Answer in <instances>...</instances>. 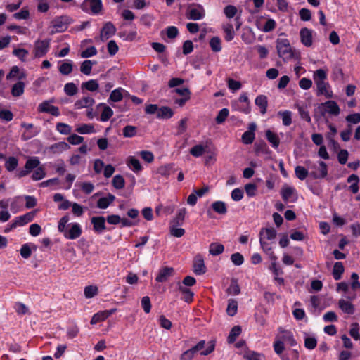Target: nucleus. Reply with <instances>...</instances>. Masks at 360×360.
I'll use <instances>...</instances> for the list:
<instances>
[{
    "label": "nucleus",
    "instance_id": "e2e57ef3",
    "mask_svg": "<svg viewBox=\"0 0 360 360\" xmlns=\"http://www.w3.org/2000/svg\"><path fill=\"white\" fill-rule=\"evenodd\" d=\"M122 131L124 137H134L136 134V127L131 125H127L123 128Z\"/></svg>",
    "mask_w": 360,
    "mask_h": 360
},
{
    "label": "nucleus",
    "instance_id": "72a5a7b5",
    "mask_svg": "<svg viewBox=\"0 0 360 360\" xmlns=\"http://www.w3.org/2000/svg\"><path fill=\"white\" fill-rule=\"evenodd\" d=\"M25 91V83L22 82H18L11 89V94L15 97L22 96Z\"/></svg>",
    "mask_w": 360,
    "mask_h": 360
},
{
    "label": "nucleus",
    "instance_id": "bf43d9fd",
    "mask_svg": "<svg viewBox=\"0 0 360 360\" xmlns=\"http://www.w3.org/2000/svg\"><path fill=\"white\" fill-rule=\"evenodd\" d=\"M173 169V165L169 164L166 165L161 166L158 169V173L162 176H168L172 174Z\"/></svg>",
    "mask_w": 360,
    "mask_h": 360
},
{
    "label": "nucleus",
    "instance_id": "680f3d73",
    "mask_svg": "<svg viewBox=\"0 0 360 360\" xmlns=\"http://www.w3.org/2000/svg\"><path fill=\"white\" fill-rule=\"evenodd\" d=\"M122 91L123 89L122 88H118L113 90L110 95V100H111L113 102L120 101L123 98L122 94Z\"/></svg>",
    "mask_w": 360,
    "mask_h": 360
},
{
    "label": "nucleus",
    "instance_id": "79ce46f5",
    "mask_svg": "<svg viewBox=\"0 0 360 360\" xmlns=\"http://www.w3.org/2000/svg\"><path fill=\"white\" fill-rule=\"evenodd\" d=\"M76 131L80 134L95 133L94 127L91 124H83L77 128Z\"/></svg>",
    "mask_w": 360,
    "mask_h": 360
},
{
    "label": "nucleus",
    "instance_id": "5701e85b",
    "mask_svg": "<svg viewBox=\"0 0 360 360\" xmlns=\"http://www.w3.org/2000/svg\"><path fill=\"white\" fill-rule=\"evenodd\" d=\"M324 108V111L334 115H338L340 113V108L337 103L334 101H328L321 104Z\"/></svg>",
    "mask_w": 360,
    "mask_h": 360
},
{
    "label": "nucleus",
    "instance_id": "473e14b6",
    "mask_svg": "<svg viewBox=\"0 0 360 360\" xmlns=\"http://www.w3.org/2000/svg\"><path fill=\"white\" fill-rule=\"evenodd\" d=\"M328 128L330 131L326 134V137L328 141L329 145L335 147L338 145V143L334 139V137L337 134L336 127L333 124H329Z\"/></svg>",
    "mask_w": 360,
    "mask_h": 360
},
{
    "label": "nucleus",
    "instance_id": "5fc2aeb1",
    "mask_svg": "<svg viewBox=\"0 0 360 360\" xmlns=\"http://www.w3.org/2000/svg\"><path fill=\"white\" fill-rule=\"evenodd\" d=\"M84 292L85 297L89 299L96 296L98 292V290L95 285H89L85 287Z\"/></svg>",
    "mask_w": 360,
    "mask_h": 360
},
{
    "label": "nucleus",
    "instance_id": "423d86ee",
    "mask_svg": "<svg viewBox=\"0 0 360 360\" xmlns=\"http://www.w3.org/2000/svg\"><path fill=\"white\" fill-rule=\"evenodd\" d=\"M88 6H89L91 12L94 15L100 13L103 9V4L101 0H85L81 4V8L84 12H88Z\"/></svg>",
    "mask_w": 360,
    "mask_h": 360
},
{
    "label": "nucleus",
    "instance_id": "ea45409f",
    "mask_svg": "<svg viewBox=\"0 0 360 360\" xmlns=\"http://www.w3.org/2000/svg\"><path fill=\"white\" fill-rule=\"evenodd\" d=\"M260 238L264 236L267 240H273L276 236V231L273 228L262 229L259 232Z\"/></svg>",
    "mask_w": 360,
    "mask_h": 360
},
{
    "label": "nucleus",
    "instance_id": "6e6552de",
    "mask_svg": "<svg viewBox=\"0 0 360 360\" xmlns=\"http://www.w3.org/2000/svg\"><path fill=\"white\" fill-rule=\"evenodd\" d=\"M50 41L48 39L37 40L34 43V54L37 58H40L46 55L49 51Z\"/></svg>",
    "mask_w": 360,
    "mask_h": 360
},
{
    "label": "nucleus",
    "instance_id": "c85d7f7f",
    "mask_svg": "<svg viewBox=\"0 0 360 360\" xmlns=\"http://www.w3.org/2000/svg\"><path fill=\"white\" fill-rule=\"evenodd\" d=\"M174 115L173 110L167 106H163L159 108L157 117L159 119H169Z\"/></svg>",
    "mask_w": 360,
    "mask_h": 360
},
{
    "label": "nucleus",
    "instance_id": "f257e3e1",
    "mask_svg": "<svg viewBox=\"0 0 360 360\" xmlns=\"http://www.w3.org/2000/svg\"><path fill=\"white\" fill-rule=\"evenodd\" d=\"M309 175L314 179H323L328 174L327 165L323 161L314 162L310 160L305 161Z\"/></svg>",
    "mask_w": 360,
    "mask_h": 360
},
{
    "label": "nucleus",
    "instance_id": "f03ea898",
    "mask_svg": "<svg viewBox=\"0 0 360 360\" xmlns=\"http://www.w3.org/2000/svg\"><path fill=\"white\" fill-rule=\"evenodd\" d=\"M278 55L283 61H289L294 57V51L287 39L278 38L276 41Z\"/></svg>",
    "mask_w": 360,
    "mask_h": 360
},
{
    "label": "nucleus",
    "instance_id": "b1692460",
    "mask_svg": "<svg viewBox=\"0 0 360 360\" xmlns=\"http://www.w3.org/2000/svg\"><path fill=\"white\" fill-rule=\"evenodd\" d=\"M255 103L259 108L260 112L264 115L266 112L268 105L267 97L264 95H259L256 97Z\"/></svg>",
    "mask_w": 360,
    "mask_h": 360
},
{
    "label": "nucleus",
    "instance_id": "aec40b11",
    "mask_svg": "<svg viewBox=\"0 0 360 360\" xmlns=\"http://www.w3.org/2000/svg\"><path fill=\"white\" fill-rule=\"evenodd\" d=\"M95 103V101L92 97L90 96H84L81 99H79L75 101L74 106L77 110H79L82 108H89L91 107Z\"/></svg>",
    "mask_w": 360,
    "mask_h": 360
},
{
    "label": "nucleus",
    "instance_id": "603ef678",
    "mask_svg": "<svg viewBox=\"0 0 360 360\" xmlns=\"http://www.w3.org/2000/svg\"><path fill=\"white\" fill-rule=\"evenodd\" d=\"M241 328L238 326H236L232 328L230 331V333L228 336V341L229 343H233L236 341L237 337L240 334Z\"/></svg>",
    "mask_w": 360,
    "mask_h": 360
},
{
    "label": "nucleus",
    "instance_id": "f8f14e48",
    "mask_svg": "<svg viewBox=\"0 0 360 360\" xmlns=\"http://www.w3.org/2000/svg\"><path fill=\"white\" fill-rule=\"evenodd\" d=\"M206 266L204 262L203 257L198 254L193 259V271L197 275H202L206 272Z\"/></svg>",
    "mask_w": 360,
    "mask_h": 360
},
{
    "label": "nucleus",
    "instance_id": "58836bf2",
    "mask_svg": "<svg viewBox=\"0 0 360 360\" xmlns=\"http://www.w3.org/2000/svg\"><path fill=\"white\" fill-rule=\"evenodd\" d=\"M96 63V61L90 60H84L80 66V71L86 75H89L91 72L92 66Z\"/></svg>",
    "mask_w": 360,
    "mask_h": 360
},
{
    "label": "nucleus",
    "instance_id": "774afa93",
    "mask_svg": "<svg viewBox=\"0 0 360 360\" xmlns=\"http://www.w3.org/2000/svg\"><path fill=\"white\" fill-rule=\"evenodd\" d=\"M28 51L24 49H15L13 51V54L18 57L22 61H25L28 56Z\"/></svg>",
    "mask_w": 360,
    "mask_h": 360
},
{
    "label": "nucleus",
    "instance_id": "e433bc0d",
    "mask_svg": "<svg viewBox=\"0 0 360 360\" xmlns=\"http://www.w3.org/2000/svg\"><path fill=\"white\" fill-rule=\"evenodd\" d=\"M344 272V266L342 262H337L335 263L333 269V276L335 280H340L342 277V274Z\"/></svg>",
    "mask_w": 360,
    "mask_h": 360
},
{
    "label": "nucleus",
    "instance_id": "69168bd1",
    "mask_svg": "<svg viewBox=\"0 0 360 360\" xmlns=\"http://www.w3.org/2000/svg\"><path fill=\"white\" fill-rule=\"evenodd\" d=\"M231 261L234 265L240 266L244 262V257L240 253L236 252L231 255Z\"/></svg>",
    "mask_w": 360,
    "mask_h": 360
},
{
    "label": "nucleus",
    "instance_id": "bb28decb",
    "mask_svg": "<svg viewBox=\"0 0 360 360\" xmlns=\"http://www.w3.org/2000/svg\"><path fill=\"white\" fill-rule=\"evenodd\" d=\"M103 108V111L101 115V120L102 122L108 121L113 115V110L104 103H100L97 105V108Z\"/></svg>",
    "mask_w": 360,
    "mask_h": 360
},
{
    "label": "nucleus",
    "instance_id": "de8ad7c7",
    "mask_svg": "<svg viewBox=\"0 0 360 360\" xmlns=\"http://www.w3.org/2000/svg\"><path fill=\"white\" fill-rule=\"evenodd\" d=\"M56 130L61 134L68 135L72 131V127L68 124L58 122L56 126Z\"/></svg>",
    "mask_w": 360,
    "mask_h": 360
},
{
    "label": "nucleus",
    "instance_id": "ddd939ff",
    "mask_svg": "<svg viewBox=\"0 0 360 360\" xmlns=\"http://www.w3.org/2000/svg\"><path fill=\"white\" fill-rule=\"evenodd\" d=\"M115 32L116 28L114 25L110 22H108L105 23L101 31L100 38L103 41H104L112 37Z\"/></svg>",
    "mask_w": 360,
    "mask_h": 360
},
{
    "label": "nucleus",
    "instance_id": "a878e982",
    "mask_svg": "<svg viewBox=\"0 0 360 360\" xmlns=\"http://www.w3.org/2000/svg\"><path fill=\"white\" fill-rule=\"evenodd\" d=\"M69 148L70 146L64 141L56 143L50 146V150L54 154H60Z\"/></svg>",
    "mask_w": 360,
    "mask_h": 360
},
{
    "label": "nucleus",
    "instance_id": "6e6d98bb",
    "mask_svg": "<svg viewBox=\"0 0 360 360\" xmlns=\"http://www.w3.org/2000/svg\"><path fill=\"white\" fill-rule=\"evenodd\" d=\"M64 91L68 96H72L77 93L78 89L74 83L69 82L65 85Z\"/></svg>",
    "mask_w": 360,
    "mask_h": 360
},
{
    "label": "nucleus",
    "instance_id": "1a4fd4ad",
    "mask_svg": "<svg viewBox=\"0 0 360 360\" xmlns=\"http://www.w3.org/2000/svg\"><path fill=\"white\" fill-rule=\"evenodd\" d=\"M281 194L285 202H295L297 199L295 189L288 185L283 186Z\"/></svg>",
    "mask_w": 360,
    "mask_h": 360
},
{
    "label": "nucleus",
    "instance_id": "6ab92c4d",
    "mask_svg": "<svg viewBox=\"0 0 360 360\" xmlns=\"http://www.w3.org/2000/svg\"><path fill=\"white\" fill-rule=\"evenodd\" d=\"M316 84L317 86L318 95H324L328 98L333 97V92L330 89L328 83L325 81H320L317 82Z\"/></svg>",
    "mask_w": 360,
    "mask_h": 360
},
{
    "label": "nucleus",
    "instance_id": "37998d69",
    "mask_svg": "<svg viewBox=\"0 0 360 360\" xmlns=\"http://www.w3.org/2000/svg\"><path fill=\"white\" fill-rule=\"evenodd\" d=\"M180 292L184 295L183 299L186 302H191L193 297V292L187 287L180 285L179 287Z\"/></svg>",
    "mask_w": 360,
    "mask_h": 360
},
{
    "label": "nucleus",
    "instance_id": "c03bdc74",
    "mask_svg": "<svg viewBox=\"0 0 360 360\" xmlns=\"http://www.w3.org/2000/svg\"><path fill=\"white\" fill-rule=\"evenodd\" d=\"M295 107L297 109L298 112L300 115V117L302 120H304L307 122H311V117H310L309 111L307 110L306 107H304L303 105H300L299 104H295Z\"/></svg>",
    "mask_w": 360,
    "mask_h": 360
},
{
    "label": "nucleus",
    "instance_id": "dca6fc26",
    "mask_svg": "<svg viewBox=\"0 0 360 360\" xmlns=\"http://www.w3.org/2000/svg\"><path fill=\"white\" fill-rule=\"evenodd\" d=\"M300 40L303 45L310 47L313 44L312 31L307 27L302 28L300 32Z\"/></svg>",
    "mask_w": 360,
    "mask_h": 360
},
{
    "label": "nucleus",
    "instance_id": "2f4dec72",
    "mask_svg": "<svg viewBox=\"0 0 360 360\" xmlns=\"http://www.w3.org/2000/svg\"><path fill=\"white\" fill-rule=\"evenodd\" d=\"M224 250V246L219 243H212L209 246V253L213 256L221 254Z\"/></svg>",
    "mask_w": 360,
    "mask_h": 360
},
{
    "label": "nucleus",
    "instance_id": "393cba45",
    "mask_svg": "<svg viewBox=\"0 0 360 360\" xmlns=\"http://www.w3.org/2000/svg\"><path fill=\"white\" fill-rule=\"evenodd\" d=\"M115 197L111 193H108L106 197L100 198L97 202V207L100 209H106L115 200Z\"/></svg>",
    "mask_w": 360,
    "mask_h": 360
},
{
    "label": "nucleus",
    "instance_id": "7c9ffc66",
    "mask_svg": "<svg viewBox=\"0 0 360 360\" xmlns=\"http://www.w3.org/2000/svg\"><path fill=\"white\" fill-rule=\"evenodd\" d=\"M73 69L72 62L70 60H64L58 67L59 72L63 75H68L70 74Z\"/></svg>",
    "mask_w": 360,
    "mask_h": 360
},
{
    "label": "nucleus",
    "instance_id": "2eb2a0df",
    "mask_svg": "<svg viewBox=\"0 0 360 360\" xmlns=\"http://www.w3.org/2000/svg\"><path fill=\"white\" fill-rule=\"evenodd\" d=\"M91 223L94 231L97 233H101L106 229L105 219L103 217H93Z\"/></svg>",
    "mask_w": 360,
    "mask_h": 360
},
{
    "label": "nucleus",
    "instance_id": "4d7b16f0",
    "mask_svg": "<svg viewBox=\"0 0 360 360\" xmlns=\"http://www.w3.org/2000/svg\"><path fill=\"white\" fill-rule=\"evenodd\" d=\"M176 224L172 223L169 226V231L172 236L177 238L183 236L185 233V230L182 228L176 227Z\"/></svg>",
    "mask_w": 360,
    "mask_h": 360
},
{
    "label": "nucleus",
    "instance_id": "9d476101",
    "mask_svg": "<svg viewBox=\"0 0 360 360\" xmlns=\"http://www.w3.org/2000/svg\"><path fill=\"white\" fill-rule=\"evenodd\" d=\"M69 226L70 228L63 233L64 236L70 240H75L80 237L82 233L81 226L77 223H72Z\"/></svg>",
    "mask_w": 360,
    "mask_h": 360
},
{
    "label": "nucleus",
    "instance_id": "4be33fe9",
    "mask_svg": "<svg viewBox=\"0 0 360 360\" xmlns=\"http://www.w3.org/2000/svg\"><path fill=\"white\" fill-rule=\"evenodd\" d=\"M338 307L342 312L349 315L353 314L355 311L354 304L351 302L344 299H340L338 301Z\"/></svg>",
    "mask_w": 360,
    "mask_h": 360
},
{
    "label": "nucleus",
    "instance_id": "c9c22d12",
    "mask_svg": "<svg viewBox=\"0 0 360 360\" xmlns=\"http://www.w3.org/2000/svg\"><path fill=\"white\" fill-rule=\"evenodd\" d=\"M213 210L220 214H225L227 212L226 203L223 201H215L212 204Z\"/></svg>",
    "mask_w": 360,
    "mask_h": 360
},
{
    "label": "nucleus",
    "instance_id": "a19ab883",
    "mask_svg": "<svg viewBox=\"0 0 360 360\" xmlns=\"http://www.w3.org/2000/svg\"><path fill=\"white\" fill-rule=\"evenodd\" d=\"M223 30L225 33V39L227 41H231L235 35L233 26L231 23H227L223 25Z\"/></svg>",
    "mask_w": 360,
    "mask_h": 360
},
{
    "label": "nucleus",
    "instance_id": "3c124183",
    "mask_svg": "<svg viewBox=\"0 0 360 360\" xmlns=\"http://www.w3.org/2000/svg\"><path fill=\"white\" fill-rule=\"evenodd\" d=\"M295 172L296 176L300 180H304L307 178L309 174V169H306L302 166H297L295 169Z\"/></svg>",
    "mask_w": 360,
    "mask_h": 360
},
{
    "label": "nucleus",
    "instance_id": "052dcab7",
    "mask_svg": "<svg viewBox=\"0 0 360 360\" xmlns=\"http://www.w3.org/2000/svg\"><path fill=\"white\" fill-rule=\"evenodd\" d=\"M205 152V148L200 144L195 145L190 150V153L195 158L200 157Z\"/></svg>",
    "mask_w": 360,
    "mask_h": 360
},
{
    "label": "nucleus",
    "instance_id": "8fccbe9b",
    "mask_svg": "<svg viewBox=\"0 0 360 360\" xmlns=\"http://www.w3.org/2000/svg\"><path fill=\"white\" fill-rule=\"evenodd\" d=\"M238 310V302L236 300L230 299L228 302V306L226 309L227 314L233 316L237 313Z\"/></svg>",
    "mask_w": 360,
    "mask_h": 360
},
{
    "label": "nucleus",
    "instance_id": "4468645a",
    "mask_svg": "<svg viewBox=\"0 0 360 360\" xmlns=\"http://www.w3.org/2000/svg\"><path fill=\"white\" fill-rule=\"evenodd\" d=\"M174 274V269L172 267L165 266L159 270L158 274L155 278L157 282H166L170 277Z\"/></svg>",
    "mask_w": 360,
    "mask_h": 360
},
{
    "label": "nucleus",
    "instance_id": "cd10ccee",
    "mask_svg": "<svg viewBox=\"0 0 360 360\" xmlns=\"http://www.w3.org/2000/svg\"><path fill=\"white\" fill-rule=\"evenodd\" d=\"M266 138L273 148H277L279 146L280 139L276 134L268 129L266 131Z\"/></svg>",
    "mask_w": 360,
    "mask_h": 360
},
{
    "label": "nucleus",
    "instance_id": "338daca9",
    "mask_svg": "<svg viewBox=\"0 0 360 360\" xmlns=\"http://www.w3.org/2000/svg\"><path fill=\"white\" fill-rule=\"evenodd\" d=\"M46 176L44 169L42 167H38L34 172L32 179L34 181L42 179Z\"/></svg>",
    "mask_w": 360,
    "mask_h": 360
},
{
    "label": "nucleus",
    "instance_id": "f3484780",
    "mask_svg": "<svg viewBox=\"0 0 360 360\" xmlns=\"http://www.w3.org/2000/svg\"><path fill=\"white\" fill-rule=\"evenodd\" d=\"M277 338L283 341L284 344L289 345L291 347L295 346L297 345V342L294 338V336L292 332L285 330H280V333L277 336Z\"/></svg>",
    "mask_w": 360,
    "mask_h": 360
},
{
    "label": "nucleus",
    "instance_id": "39448f33",
    "mask_svg": "<svg viewBox=\"0 0 360 360\" xmlns=\"http://www.w3.org/2000/svg\"><path fill=\"white\" fill-rule=\"evenodd\" d=\"M54 100H46L41 102L40 104H39L37 107V110L39 112H46L49 113L53 116H59L60 115V111L59 108L56 106H54L52 105Z\"/></svg>",
    "mask_w": 360,
    "mask_h": 360
},
{
    "label": "nucleus",
    "instance_id": "9b49d317",
    "mask_svg": "<svg viewBox=\"0 0 360 360\" xmlns=\"http://www.w3.org/2000/svg\"><path fill=\"white\" fill-rule=\"evenodd\" d=\"M21 127L25 129V131L21 136V139L24 141L30 139L39 133V130L35 129L32 123L22 122Z\"/></svg>",
    "mask_w": 360,
    "mask_h": 360
},
{
    "label": "nucleus",
    "instance_id": "0e129e2a",
    "mask_svg": "<svg viewBox=\"0 0 360 360\" xmlns=\"http://www.w3.org/2000/svg\"><path fill=\"white\" fill-rule=\"evenodd\" d=\"M229 111L227 108H222L216 117V122L217 124L223 123L229 116Z\"/></svg>",
    "mask_w": 360,
    "mask_h": 360
},
{
    "label": "nucleus",
    "instance_id": "4c0bfd02",
    "mask_svg": "<svg viewBox=\"0 0 360 360\" xmlns=\"http://www.w3.org/2000/svg\"><path fill=\"white\" fill-rule=\"evenodd\" d=\"M278 115L282 119L284 126H290L292 124V112L290 110L279 111Z\"/></svg>",
    "mask_w": 360,
    "mask_h": 360
},
{
    "label": "nucleus",
    "instance_id": "13d9d810",
    "mask_svg": "<svg viewBox=\"0 0 360 360\" xmlns=\"http://www.w3.org/2000/svg\"><path fill=\"white\" fill-rule=\"evenodd\" d=\"M98 83L95 79H91L88 82H84L82 84V88H85L88 91H95L98 89Z\"/></svg>",
    "mask_w": 360,
    "mask_h": 360
},
{
    "label": "nucleus",
    "instance_id": "a18cd8bd",
    "mask_svg": "<svg viewBox=\"0 0 360 360\" xmlns=\"http://www.w3.org/2000/svg\"><path fill=\"white\" fill-rule=\"evenodd\" d=\"M112 184L116 189H122L125 186L124 177L120 174L115 175L112 180Z\"/></svg>",
    "mask_w": 360,
    "mask_h": 360
},
{
    "label": "nucleus",
    "instance_id": "7ed1b4c3",
    "mask_svg": "<svg viewBox=\"0 0 360 360\" xmlns=\"http://www.w3.org/2000/svg\"><path fill=\"white\" fill-rule=\"evenodd\" d=\"M72 19L68 15H61L55 18L51 21V25L55 32H62L65 31L68 25L72 22Z\"/></svg>",
    "mask_w": 360,
    "mask_h": 360
},
{
    "label": "nucleus",
    "instance_id": "49530a36",
    "mask_svg": "<svg viewBox=\"0 0 360 360\" xmlns=\"http://www.w3.org/2000/svg\"><path fill=\"white\" fill-rule=\"evenodd\" d=\"M18 165V160L15 157H9L5 162V167L8 172H12L15 169Z\"/></svg>",
    "mask_w": 360,
    "mask_h": 360
},
{
    "label": "nucleus",
    "instance_id": "20e7f679",
    "mask_svg": "<svg viewBox=\"0 0 360 360\" xmlns=\"http://www.w3.org/2000/svg\"><path fill=\"white\" fill-rule=\"evenodd\" d=\"M186 17L189 20H199L202 19L205 15L204 8L199 4L188 7L186 11Z\"/></svg>",
    "mask_w": 360,
    "mask_h": 360
},
{
    "label": "nucleus",
    "instance_id": "c756f323",
    "mask_svg": "<svg viewBox=\"0 0 360 360\" xmlns=\"http://www.w3.org/2000/svg\"><path fill=\"white\" fill-rule=\"evenodd\" d=\"M347 182L351 183L349 190L353 193H356L359 191V178L356 174H351L347 178Z\"/></svg>",
    "mask_w": 360,
    "mask_h": 360
},
{
    "label": "nucleus",
    "instance_id": "864d4df0",
    "mask_svg": "<svg viewBox=\"0 0 360 360\" xmlns=\"http://www.w3.org/2000/svg\"><path fill=\"white\" fill-rule=\"evenodd\" d=\"M210 46L214 52H219L221 50V39L218 37H212L210 41Z\"/></svg>",
    "mask_w": 360,
    "mask_h": 360
},
{
    "label": "nucleus",
    "instance_id": "09e8293b",
    "mask_svg": "<svg viewBox=\"0 0 360 360\" xmlns=\"http://www.w3.org/2000/svg\"><path fill=\"white\" fill-rule=\"evenodd\" d=\"M40 164V161L37 157H33L28 159L26 161L25 168L27 169L30 172H31L33 169L37 168Z\"/></svg>",
    "mask_w": 360,
    "mask_h": 360
},
{
    "label": "nucleus",
    "instance_id": "412c9836",
    "mask_svg": "<svg viewBox=\"0 0 360 360\" xmlns=\"http://www.w3.org/2000/svg\"><path fill=\"white\" fill-rule=\"evenodd\" d=\"M115 311V309H111L100 311L98 313L95 314L91 318V324L94 325L100 321L105 320L107 318L111 316Z\"/></svg>",
    "mask_w": 360,
    "mask_h": 360
},
{
    "label": "nucleus",
    "instance_id": "a211bd4d",
    "mask_svg": "<svg viewBox=\"0 0 360 360\" xmlns=\"http://www.w3.org/2000/svg\"><path fill=\"white\" fill-rule=\"evenodd\" d=\"M205 345V341H200L195 346L193 347V350L197 353L200 352L201 355L206 356L210 354L214 349V345L212 342H209L206 349H203Z\"/></svg>",
    "mask_w": 360,
    "mask_h": 360
},
{
    "label": "nucleus",
    "instance_id": "f704fd0d",
    "mask_svg": "<svg viewBox=\"0 0 360 360\" xmlns=\"http://www.w3.org/2000/svg\"><path fill=\"white\" fill-rule=\"evenodd\" d=\"M127 164L128 167L133 170L134 172H138L142 169V167L140 164V162L138 159L134 157H129Z\"/></svg>",
    "mask_w": 360,
    "mask_h": 360
},
{
    "label": "nucleus",
    "instance_id": "0eeeda50",
    "mask_svg": "<svg viewBox=\"0 0 360 360\" xmlns=\"http://www.w3.org/2000/svg\"><path fill=\"white\" fill-rule=\"evenodd\" d=\"M35 211L27 212L23 215L17 217L11 224V229H15L17 226H22L32 221L35 216Z\"/></svg>",
    "mask_w": 360,
    "mask_h": 360
}]
</instances>
